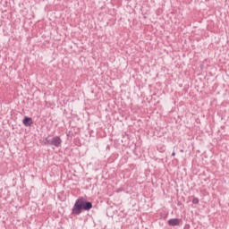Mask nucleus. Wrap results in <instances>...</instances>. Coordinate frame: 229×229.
Wrapping results in <instances>:
<instances>
[{
    "label": "nucleus",
    "mask_w": 229,
    "mask_h": 229,
    "mask_svg": "<svg viewBox=\"0 0 229 229\" xmlns=\"http://www.w3.org/2000/svg\"><path fill=\"white\" fill-rule=\"evenodd\" d=\"M90 210H92V202L85 199L83 197H81L75 200L72 209V216H80L81 212H90Z\"/></svg>",
    "instance_id": "1"
},
{
    "label": "nucleus",
    "mask_w": 229,
    "mask_h": 229,
    "mask_svg": "<svg viewBox=\"0 0 229 229\" xmlns=\"http://www.w3.org/2000/svg\"><path fill=\"white\" fill-rule=\"evenodd\" d=\"M45 144L47 146H55L60 148L62 146V139L59 136H55L52 139L46 138Z\"/></svg>",
    "instance_id": "2"
},
{
    "label": "nucleus",
    "mask_w": 229,
    "mask_h": 229,
    "mask_svg": "<svg viewBox=\"0 0 229 229\" xmlns=\"http://www.w3.org/2000/svg\"><path fill=\"white\" fill-rule=\"evenodd\" d=\"M22 123L26 128H30L33 124V118L30 116H24Z\"/></svg>",
    "instance_id": "3"
},
{
    "label": "nucleus",
    "mask_w": 229,
    "mask_h": 229,
    "mask_svg": "<svg viewBox=\"0 0 229 229\" xmlns=\"http://www.w3.org/2000/svg\"><path fill=\"white\" fill-rule=\"evenodd\" d=\"M169 226H178L180 225V218H171L168 220Z\"/></svg>",
    "instance_id": "4"
},
{
    "label": "nucleus",
    "mask_w": 229,
    "mask_h": 229,
    "mask_svg": "<svg viewBox=\"0 0 229 229\" xmlns=\"http://www.w3.org/2000/svg\"><path fill=\"white\" fill-rule=\"evenodd\" d=\"M157 151H159V153H165V146L164 144L157 145Z\"/></svg>",
    "instance_id": "5"
},
{
    "label": "nucleus",
    "mask_w": 229,
    "mask_h": 229,
    "mask_svg": "<svg viewBox=\"0 0 229 229\" xmlns=\"http://www.w3.org/2000/svg\"><path fill=\"white\" fill-rule=\"evenodd\" d=\"M192 203H193V205H198V204L199 203V199H198V198H193Z\"/></svg>",
    "instance_id": "6"
},
{
    "label": "nucleus",
    "mask_w": 229,
    "mask_h": 229,
    "mask_svg": "<svg viewBox=\"0 0 229 229\" xmlns=\"http://www.w3.org/2000/svg\"><path fill=\"white\" fill-rule=\"evenodd\" d=\"M183 229H191V225L186 224L183 227Z\"/></svg>",
    "instance_id": "7"
},
{
    "label": "nucleus",
    "mask_w": 229,
    "mask_h": 229,
    "mask_svg": "<svg viewBox=\"0 0 229 229\" xmlns=\"http://www.w3.org/2000/svg\"><path fill=\"white\" fill-rule=\"evenodd\" d=\"M172 157H176V153L174 151L172 153Z\"/></svg>",
    "instance_id": "8"
}]
</instances>
